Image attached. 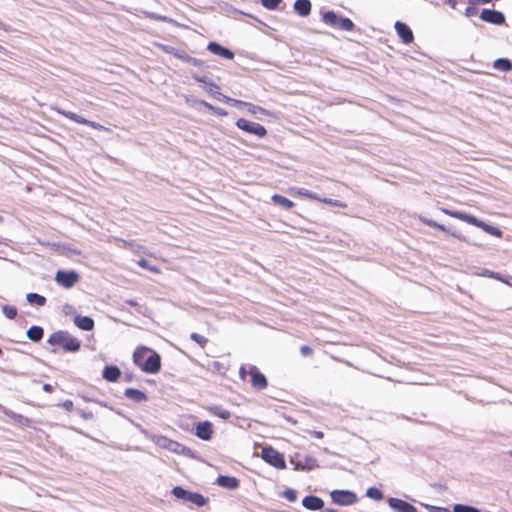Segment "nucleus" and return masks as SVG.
Here are the masks:
<instances>
[{"mask_svg": "<svg viewBox=\"0 0 512 512\" xmlns=\"http://www.w3.org/2000/svg\"><path fill=\"white\" fill-rule=\"evenodd\" d=\"M48 343L62 347L67 352H76L80 349V341L66 331L54 332L50 335Z\"/></svg>", "mask_w": 512, "mask_h": 512, "instance_id": "obj_1", "label": "nucleus"}, {"mask_svg": "<svg viewBox=\"0 0 512 512\" xmlns=\"http://www.w3.org/2000/svg\"><path fill=\"white\" fill-rule=\"evenodd\" d=\"M239 374L243 380H246V376L250 375L252 386L258 390H263L268 385L266 377L254 365L242 366Z\"/></svg>", "mask_w": 512, "mask_h": 512, "instance_id": "obj_2", "label": "nucleus"}, {"mask_svg": "<svg viewBox=\"0 0 512 512\" xmlns=\"http://www.w3.org/2000/svg\"><path fill=\"white\" fill-rule=\"evenodd\" d=\"M322 20L325 24L343 31H352L354 29V23L352 20L346 17H339L333 11L323 13Z\"/></svg>", "mask_w": 512, "mask_h": 512, "instance_id": "obj_3", "label": "nucleus"}, {"mask_svg": "<svg viewBox=\"0 0 512 512\" xmlns=\"http://www.w3.org/2000/svg\"><path fill=\"white\" fill-rule=\"evenodd\" d=\"M262 459L277 469H284L286 463L281 453L272 447H264L261 451Z\"/></svg>", "mask_w": 512, "mask_h": 512, "instance_id": "obj_4", "label": "nucleus"}, {"mask_svg": "<svg viewBox=\"0 0 512 512\" xmlns=\"http://www.w3.org/2000/svg\"><path fill=\"white\" fill-rule=\"evenodd\" d=\"M172 494L178 499L191 502L199 507L206 504V499L201 494L187 491L179 486L173 488Z\"/></svg>", "mask_w": 512, "mask_h": 512, "instance_id": "obj_5", "label": "nucleus"}, {"mask_svg": "<svg viewBox=\"0 0 512 512\" xmlns=\"http://www.w3.org/2000/svg\"><path fill=\"white\" fill-rule=\"evenodd\" d=\"M236 126L239 129H241L249 134H253L259 138H264L267 135V130L263 125L256 123V122L248 121L244 118L238 119L236 121Z\"/></svg>", "mask_w": 512, "mask_h": 512, "instance_id": "obj_6", "label": "nucleus"}, {"mask_svg": "<svg viewBox=\"0 0 512 512\" xmlns=\"http://www.w3.org/2000/svg\"><path fill=\"white\" fill-rule=\"evenodd\" d=\"M333 503L341 506H350L357 502L356 494L349 490H334L330 493Z\"/></svg>", "mask_w": 512, "mask_h": 512, "instance_id": "obj_7", "label": "nucleus"}, {"mask_svg": "<svg viewBox=\"0 0 512 512\" xmlns=\"http://www.w3.org/2000/svg\"><path fill=\"white\" fill-rule=\"evenodd\" d=\"M290 462L296 470H313L318 467L317 460L310 455L295 454Z\"/></svg>", "mask_w": 512, "mask_h": 512, "instance_id": "obj_8", "label": "nucleus"}, {"mask_svg": "<svg viewBox=\"0 0 512 512\" xmlns=\"http://www.w3.org/2000/svg\"><path fill=\"white\" fill-rule=\"evenodd\" d=\"M79 280V275L76 271L59 270L55 275V281L58 285L64 288L73 287Z\"/></svg>", "mask_w": 512, "mask_h": 512, "instance_id": "obj_9", "label": "nucleus"}, {"mask_svg": "<svg viewBox=\"0 0 512 512\" xmlns=\"http://www.w3.org/2000/svg\"><path fill=\"white\" fill-rule=\"evenodd\" d=\"M161 368V358L159 354L150 351L149 356L146 358L141 369L146 373H157Z\"/></svg>", "mask_w": 512, "mask_h": 512, "instance_id": "obj_10", "label": "nucleus"}, {"mask_svg": "<svg viewBox=\"0 0 512 512\" xmlns=\"http://www.w3.org/2000/svg\"><path fill=\"white\" fill-rule=\"evenodd\" d=\"M480 18L485 22L492 23L495 25L505 24L504 14L496 10L483 9L480 13Z\"/></svg>", "mask_w": 512, "mask_h": 512, "instance_id": "obj_11", "label": "nucleus"}, {"mask_svg": "<svg viewBox=\"0 0 512 512\" xmlns=\"http://www.w3.org/2000/svg\"><path fill=\"white\" fill-rule=\"evenodd\" d=\"M467 223L474 225L478 228H481L488 234H491L496 237H502V231L499 228L489 225V224L483 222L482 220H479L478 218H476L473 215L471 216V218L467 219Z\"/></svg>", "mask_w": 512, "mask_h": 512, "instance_id": "obj_12", "label": "nucleus"}, {"mask_svg": "<svg viewBox=\"0 0 512 512\" xmlns=\"http://www.w3.org/2000/svg\"><path fill=\"white\" fill-rule=\"evenodd\" d=\"M387 503L391 509L397 512H417L416 507L399 498L390 497Z\"/></svg>", "mask_w": 512, "mask_h": 512, "instance_id": "obj_13", "label": "nucleus"}, {"mask_svg": "<svg viewBox=\"0 0 512 512\" xmlns=\"http://www.w3.org/2000/svg\"><path fill=\"white\" fill-rule=\"evenodd\" d=\"M195 435L204 441L210 440L213 435L212 423L209 421H203L196 424Z\"/></svg>", "mask_w": 512, "mask_h": 512, "instance_id": "obj_14", "label": "nucleus"}, {"mask_svg": "<svg viewBox=\"0 0 512 512\" xmlns=\"http://www.w3.org/2000/svg\"><path fill=\"white\" fill-rule=\"evenodd\" d=\"M394 27H395V30H396L398 36L401 38L403 43L409 44L413 41V39H414L413 32L410 29V27L407 26L405 23L396 21Z\"/></svg>", "mask_w": 512, "mask_h": 512, "instance_id": "obj_15", "label": "nucleus"}, {"mask_svg": "<svg viewBox=\"0 0 512 512\" xmlns=\"http://www.w3.org/2000/svg\"><path fill=\"white\" fill-rule=\"evenodd\" d=\"M302 505L310 511L324 510V501L317 496H306L302 500Z\"/></svg>", "mask_w": 512, "mask_h": 512, "instance_id": "obj_16", "label": "nucleus"}, {"mask_svg": "<svg viewBox=\"0 0 512 512\" xmlns=\"http://www.w3.org/2000/svg\"><path fill=\"white\" fill-rule=\"evenodd\" d=\"M207 49L215 54V55H218V56H221L225 59H233L234 57V53L229 50L228 48H225L223 46H221L220 44L216 43V42H210L207 46Z\"/></svg>", "mask_w": 512, "mask_h": 512, "instance_id": "obj_17", "label": "nucleus"}, {"mask_svg": "<svg viewBox=\"0 0 512 512\" xmlns=\"http://www.w3.org/2000/svg\"><path fill=\"white\" fill-rule=\"evenodd\" d=\"M294 10L301 17H307L311 13V2L309 0H296Z\"/></svg>", "mask_w": 512, "mask_h": 512, "instance_id": "obj_18", "label": "nucleus"}, {"mask_svg": "<svg viewBox=\"0 0 512 512\" xmlns=\"http://www.w3.org/2000/svg\"><path fill=\"white\" fill-rule=\"evenodd\" d=\"M150 349L146 347H139L133 353V361L138 367H142L146 358L149 356Z\"/></svg>", "mask_w": 512, "mask_h": 512, "instance_id": "obj_19", "label": "nucleus"}, {"mask_svg": "<svg viewBox=\"0 0 512 512\" xmlns=\"http://www.w3.org/2000/svg\"><path fill=\"white\" fill-rule=\"evenodd\" d=\"M124 395L137 403L147 401V395L143 391L135 388H127L124 392Z\"/></svg>", "mask_w": 512, "mask_h": 512, "instance_id": "obj_20", "label": "nucleus"}, {"mask_svg": "<svg viewBox=\"0 0 512 512\" xmlns=\"http://www.w3.org/2000/svg\"><path fill=\"white\" fill-rule=\"evenodd\" d=\"M75 325L84 331H90L94 327V321L88 316H76L74 318Z\"/></svg>", "mask_w": 512, "mask_h": 512, "instance_id": "obj_21", "label": "nucleus"}, {"mask_svg": "<svg viewBox=\"0 0 512 512\" xmlns=\"http://www.w3.org/2000/svg\"><path fill=\"white\" fill-rule=\"evenodd\" d=\"M217 484L221 487L233 490L239 486V481H238V479H236L235 477H232V476L220 475L217 478Z\"/></svg>", "mask_w": 512, "mask_h": 512, "instance_id": "obj_22", "label": "nucleus"}, {"mask_svg": "<svg viewBox=\"0 0 512 512\" xmlns=\"http://www.w3.org/2000/svg\"><path fill=\"white\" fill-rule=\"evenodd\" d=\"M121 375V372L116 366H106L103 371V378L107 381L114 382Z\"/></svg>", "mask_w": 512, "mask_h": 512, "instance_id": "obj_23", "label": "nucleus"}, {"mask_svg": "<svg viewBox=\"0 0 512 512\" xmlns=\"http://www.w3.org/2000/svg\"><path fill=\"white\" fill-rule=\"evenodd\" d=\"M271 199L274 204L281 206L286 210L294 207V203L282 195L274 194Z\"/></svg>", "mask_w": 512, "mask_h": 512, "instance_id": "obj_24", "label": "nucleus"}, {"mask_svg": "<svg viewBox=\"0 0 512 512\" xmlns=\"http://www.w3.org/2000/svg\"><path fill=\"white\" fill-rule=\"evenodd\" d=\"M208 411L211 414H213L221 419H224V420L229 419L231 416V413L228 410L222 408L221 406H217V405L209 407Z\"/></svg>", "mask_w": 512, "mask_h": 512, "instance_id": "obj_25", "label": "nucleus"}, {"mask_svg": "<svg viewBox=\"0 0 512 512\" xmlns=\"http://www.w3.org/2000/svg\"><path fill=\"white\" fill-rule=\"evenodd\" d=\"M441 211L446 214V215H449L451 217H454V218H457L461 221H464L467 223V219L471 218L472 215L470 214H467L465 212H462V211H452V210H449V209H446V208H441Z\"/></svg>", "mask_w": 512, "mask_h": 512, "instance_id": "obj_26", "label": "nucleus"}, {"mask_svg": "<svg viewBox=\"0 0 512 512\" xmlns=\"http://www.w3.org/2000/svg\"><path fill=\"white\" fill-rule=\"evenodd\" d=\"M494 68L500 71H510L512 70V62L506 58H499L494 62Z\"/></svg>", "mask_w": 512, "mask_h": 512, "instance_id": "obj_27", "label": "nucleus"}, {"mask_svg": "<svg viewBox=\"0 0 512 512\" xmlns=\"http://www.w3.org/2000/svg\"><path fill=\"white\" fill-rule=\"evenodd\" d=\"M292 192L296 193L297 195L312 199V200H321V197L317 195L316 193H313L305 188H292Z\"/></svg>", "mask_w": 512, "mask_h": 512, "instance_id": "obj_28", "label": "nucleus"}, {"mask_svg": "<svg viewBox=\"0 0 512 512\" xmlns=\"http://www.w3.org/2000/svg\"><path fill=\"white\" fill-rule=\"evenodd\" d=\"M204 88L209 94H211L213 97L220 101L221 98L224 96L222 93L219 92V87L213 82L206 83V86Z\"/></svg>", "mask_w": 512, "mask_h": 512, "instance_id": "obj_29", "label": "nucleus"}, {"mask_svg": "<svg viewBox=\"0 0 512 512\" xmlns=\"http://www.w3.org/2000/svg\"><path fill=\"white\" fill-rule=\"evenodd\" d=\"M366 496L376 501H380L383 499L382 491L376 487H369L366 490Z\"/></svg>", "mask_w": 512, "mask_h": 512, "instance_id": "obj_30", "label": "nucleus"}, {"mask_svg": "<svg viewBox=\"0 0 512 512\" xmlns=\"http://www.w3.org/2000/svg\"><path fill=\"white\" fill-rule=\"evenodd\" d=\"M62 115H64L66 118L76 122V123H79V124H83L85 122V118H83L82 116H79L77 115L76 113L74 112H71V111H65V110H62V111H59Z\"/></svg>", "mask_w": 512, "mask_h": 512, "instance_id": "obj_31", "label": "nucleus"}, {"mask_svg": "<svg viewBox=\"0 0 512 512\" xmlns=\"http://www.w3.org/2000/svg\"><path fill=\"white\" fill-rule=\"evenodd\" d=\"M246 108H247L248 112L253 114V115H258V114L269 115V112L266 109H264V108H262L260 106L251 104V103H248Z\"/></svg>", "mask_w": 512, "mask_h": 512, "instance_id": "obj_32", "label": "nucleus"}, {"mask_svg": "<svg viewBox=\"0 0 512 512\" xmlns=\"http://www.w3.org/2000/svg\"><path fill=\"white\" fill-rule=\"evenodd\" d=\"M221 101L225 102L227 104H231V105H233L235 107H238V108H240V107H247V105H248V102H244V101H241V100L233 99V98H230L228 96H223L221 98Z\"/></svg>", "mask_w": 512, "mask_h": 512, "instance_id": "obj_33", "label": "nucleus"}, {"mask_svg": "<svg viewBox=\"0 0 512 512\" xmlns=\"http://www.w3.org/2000/svg\"><path fill=\"white\" fill-rule=\"evenodd\" d=\"M2 312L8 319H14L17 316V309L14 306L3 305Z\"/></svg>", "mask_w": 512, "mask_h": 512, "instance_id": "obj_34", "label": "nucleus"}, {"mask_svg": "<svg viewBox=\"0 0 512 512\" xmlns=\"http://www.w3.org/2000/svg\"><path fill=\"white\" fill-rule=\"evenodd\" d=\"M453 512H481V511L473 506L456 504L453 507Z\"/></svg>", "mask_w": 512, "mask_h": 512, "instance_id": "obj_35", "label": "nucleus"}, {"mask_svg": "<svg viewBox=\"0 0 512 512\" xmlns=\"http://www.w3.org/2000/svg\"><path fill=\"white\" fill-rule=\"evenodd\" d=\"M282 496L288 501L294 502L297 500L298 495L294 489L289 488L282 492Z\"/></svg>", "mask_w": 512, "mask_h": 512, "instance_id": "obj_36", "label": "nucleus"}, {"mask_svg": "<svg viewBox=\"0 0 512 512\" xmlns=\"http://www.w3.org/2000/svg\"><path fill=\"white\" fill-rule=\"evenodd\" d=\"M122 243H123L124 247L129 248L133 252L143 251L145 253L144 247L139 245V244H137V243H135V242H128V241L122 240Z\"/></svg>", "mask_w": 512, "mask_h": 512, "instance_id": "obj_37", "label": "nucleus"}, {"mask_svg": "<svg viewBox=\"0 0 512 512\" xmlns=\"http://www.w3.org/2000/svg\"><path fill=\"white\" fill-rule=\"evenodd\" d=\"M281 2L282 0H261V4L269 10H275Z\"/></svg>", "mask_w": 512, "mask_h": 512, "instance_id": "obj_38", "label": "nucleus"}, {"mask_svg": "<svg viewBox=\"0 0 512 512\" xmlns=\"http://www.w3.org/2000/svg\"><path fill=\"white\" fill-rule=\"evenodd\" d=\"M420 220L425 223L426 225L430 226V227H434V228H437L439 230H442V231H445L447 232L448 230L445 228V226L441 225V224H438L437 222L431 220V219H427V218H424V217H421Z\"/></svg>", "mask_w": 512, "mask_h": 512, "instance_id": "obj_39", "label": "nucleus"}, {"mask_svg": "<svg viewBox=\"0 0 512 512\" xmlns=\"http://www.w3.org/2000/svg\"><path fill=\"white\" fill-rule=\"evenodd\" d=\"M320 202H323V203H326V204H329V205H332V206H335V207H340V208H345L346 207V204L339 201V200H334V199H331V198H321V200H319Z\"/></svg>", "mask_w": 512, "mask_h": 512, "instance_id": "obj_40", "label": "nucleus"}, {"mask_svg": "<svg viewBox=\"0 0 512 512\" xmlns=\"http://www.w3.org/2000/svg\"><path fill=\"white\" fill-rule=\"evenodd\" d=\"M190 338L196 343H198L201 347H204L207 343V338L198 333H192Z\"/></svg>", "mask_w": 512, "mask_h": 512, "instance_id": "obj_41", "label": "nucleus"}, {"mask_svg": "<svg viewBox=\"0 0 512 512\" xmlns=\"http://www.w3.org/2000/svg\"><path fill=\"white\" fill-rule=\"evenodd\" d=\"M162 440H163V443H161V445L168 448L169 450L177 451V448L180 446L179 443L170 441L167 438H163Z\"/></svg>", "mask_w": 512, "mask_h": 512, "instance_id": "obj_42", "label": "nucleus"}, {"mask_svg": "<svg viewBox=\"0 0 512 512\" xmlns=\"http://www.w3.org/2000/svg\"><path fill=\"white\" fill-rule=\"evenodd\" d=\"M137 263H138V265L140 267H142L144 269H148V270H150L152 272H155V273L159 272V269L157 267H155V266H151L146 259H140V260H138Z\"/></svg>", "mask_w": 512, "mask_h": 512, "instance_id": "obj_43", "label": "nucleus"}, {"mask_svg": "<svg viewBox=\"0 0 512 512\" xmlns=\"http://www.w3.org/2000/svg\"><path fill=\"white\" fill-rule=\"evenodd\" d=\"M43 337V329L39 326H35L34 325V328H33V339H34V342H37L39 340H41V338Z\"/></svg>", "mask_w": 512, "mask_h": 512, "instance_id": "obj_44", "label": "nucleus"}, {"mask_svg": "<svg viewBox=\"0 0 512 512\" xmlns=\"http://www.w3.org/2000/svg\"><path fill=\"white\" fill-rule=\"evenodd\" d=\"M83 124L90 126L91 128L96 129V130H100V131L105 130V127L102 126L101 124L94 122V121L87 120V119H85V122Z\"/></svg>", "mask_w": 512, "mask_h": 512, "instance_id": "obj_45", "label": "nucleus"}, {"mask_svg": "<svg viewBox=\"0 0 512 512\" xmlns=\"http://www.w3.org/2000/svg\"><path fill=\"white\" fill-rule=\"evenodd\" d=\"M33 301H34V304L42 306L45 304L46 299H45V297H43L37 293H34Z\"/></svg>", "mask_w": 512, "mask_h": 512, "instance_id": "obj_46", "label": "nucleus"}, {"mask_svg": "<svg viewBox=\"0 0 512 512\" xmlns=\"http://www.w3.org/2000/svg\"><path fill=\"white\" fill-rule=\"evenodd\" d=\"M300 352L303 356H309L313 353V350L311 347L307 346V345H303L301 346L300 348Z\"/></svg>", "mask_w": 512, "mask_h": 512, "instance_id": "obj_47", "label": "nucleus"}, {"mask_svg": "<svg viewBox=\"0 0 512 512\" xmlns=\"http://www.w3.org/2000/svg\"><path fill=\"white\" fill-rule=\"evenodd\" d=\"M197 104L205 107L206 109L210 110V111H213L214 107L213 105L209 104L208 102L204 101V100H198L196 101Z\"/></svg>", "mask_w": 512, "mask_h": 512, "instance_id": "obj_48", "label": "nucleus"}, {"mask_svg": "<svg viewBox=\"0 0 512 512\" xmlns=\"http://www.w3.org/2000/svg\"><path fill=\"white\" fill-rule=\"evenodd\" d=\"M476 14H477V9L474 8V7H467L465 9V15L467 17L473 16V15H476Z\"/></svg>", "mask_w": 512, "mask_h": 512, "instance_id": "obj_49", "label": "nucleus"}, {"mask_svg": "<svg viewBox=\"0 0 512 512\" xmlns=\"http://www.w3.org/2000/svg\"><path fill=\"white\" fill-rule=\"evenodd\" d=\"M479 276H483V277H489L491 278V276H494L493 275V271L491 270H488V269H483L481 272L477 273Z\"/></svg>", "mask_w": 512, "mask_h": 512, "instance_id": "obj_50", "label": "nucleus"}, {"mask_svg": "<svg viewBox=\"0 0 512 512\" xmlns=\"http://www.w3.org/2000/svg\"><path fill=\"white\" fill-rule=\"evenodd\" d=\"M212 112L217 114V115H220V116H226L227 115V112L224 109L219 108V107H214Z\"/></svg>", "mask_w": 512, "mask_h": 512, "instance_id": "obj_51", "label": "nucleus"}, {"mask_svg": "<svg viewBox=\"0 0 512 512\" xmlns=\"http://www.w3.org/2000/svg\"><path fill=\"white\" fill-rule=\"evenodd\" d=\"M308 433L317 439H322L324 437V434L321 431H308Z\"/></svg>", "mask_w": 512, "mask_h": 512, "instance_id": "obj_52", "label": "nucleus"}, {"mask_svg": "<svg viewBox=\"0 0 512 512\" xmlns=\"http://www.w3.org/2000/svg\"><path fill=\"white\" fill-rule=\"evenodd\" d=\"M62 406L69 411L73 408V402L71 400H66L63 402Z\"/></svg>", "mask_w": 512, "mask_h": 512, "instance_id": "obj_53", "label": "nucleus"}, {"mask_svg": "<svg viewBox=\"0 0 512 512\" xmlns=\"http://www.w3.org/2000/svg\"><path fill=\"white\" fill-rule=\"evenodd\" d=\"M179 57H180V58H182V56H179ZM183 59H184V57H183ZM185 60H186L187 62H189V63H191V64L195 65V66L199 65V61H198L197 59H195V58H191V57H188V56H187V57H185Z\"/></svg>", "mask_w": 512, "mask_h": 512, "instance_id": "obj_54", "label": "nucleus"}, {"mask_svg": "<svg viewBox=\"0 0 512 512\" xmlns=\"http://www.w3.org/2000/svg\"><path fill=\"white\" fill-rule=\"evenodd\" d=\"M43 390L46 391V392H51L53 390V386L50 385V384H44L43 385Z\"/></svg>", "mask_w": 512, "mask_h": 512, "instance_id": "obj_55", "label": "nucleus"}, {"mask_svg": "<svg viewBox=\"0 0 512 512\" xmlns=\"http://www.w3.org/2000/svg\"><path fill=\"white\" fill-rule=\"evenodd\" d=\"M493 275H494V276H491V278L497 279V280H499V281H502V280L504 279V278H503L499 273H497V272H494V271H493Z\"/></svg>", "mask_w": 512, "mask_h": 512, "instance_id": "obj_56", "label": "nucleus"}, {"mask_svg": "<svg viewBox=\"0 0 512 512\" xmlns=\"http://www.w3.org/2000/svg\"><path fill=\"white\" fill-rule=\"evenodd\" d=\"M26 336L29 340H32V326L26 330Z\"/></svg>", "mask_w": 512, "mask_h": 512, "instance_id": "obj_57", "label": "nucleus"}, {"mask_svg": "<svg viewBox=\"0 0 512 512\" xmlns=\"http://www.w3.org/2000/svg\"><path fill=\"white\" fill-rule=\"evenodd\" d=\"M471 3L475 4V3H489L491 2L492 0H469Z\"/></svg>", "mask_w": 512, "mask_h": 512, "instance_id": "obj_58", "label": "nucleus"}, {"mask_svg": "<svg viewBox=\"0 0 512 512\" xmlns=\"http://www.w3.org/2000/svg\"><path fill=\"white\" fill-rule=\"evenodd\" d=\"M502 282H504V283H506V284H508V285L512 286V277H511V276H509V277H507V278H504V279L502 280Z\"/></svg>", "mask_w": 512, "mask_h": 512, "instance_id": "obj_59", "label": "nucleus"}, {"mask_svg": "<svg viewBox=\"0 0 512 512\" xmlns=\"http://www.w3.org/2000/svg\"><path fill=\"white\" fill-rule=\"evenodd\" d=\"M194 78H195L198 82H203L205 85H206V83H208V82L206 81V78H205V77H198V76H195Z\"/></svg>", "mask_w": 512, "mask_h": 512, "instance_id": "obj_60", "label": "nucleus"}, {"mask_svg": "<svg viewBox=\"0 0 512 512\" xmlns=\"http://www.w3.org/2000/svg\"><path fill=\"white\" fill-rule=\"evenodd\" d=\"M83 417L85 419H91L93 417V414L91 412H83Z\"/></svg>", "mask_w": 512, "mask_h": 512, "instance_id": "obj_61", "label": "nucleus"}, {"mask_svg": "<svg viewBox=\"0 0 512 512\" xmlns=\"http://www.w3.org/2000/svg\"><path fill=\"white\" fill-rule=\"evenodd\" d=\"M26 300H27L30 304H32V292H29V293H27V294H26Z\"/></svg>", "mask_w": 512, "mask_h": 512, "instance_id": "obj_62", "label": "nucleus"}, {"mask_svg": "<svg viewBox=\"0 0 512 512\" xmlns=\"http://www.w3.org/2000/svg\"><path fill=\"white\" fill-rule=\"evenodd\" d=\"M447 3L451 6V7H455L456 5V1L455 0H448Z\"/></svg>", "mask_w": 512, "mask_h": 512, "instance_id": "obj_63", "label": "nucleus"}, {"mask_svg": "<svg viewBox=\"0 0 512 512\" xmlns=\"http://www.w3.org/2000/svg\"><path fill=\"white\" fill-rule=\"evenodd\" d=\"M126 303L131 305V306H136L137 305L136 301H134V300H127Z\"/></svg>", "mask_w": 512, "mask_h": 512, "instance_id": "obj_64", "label": "nucleus"}]
</instances>
